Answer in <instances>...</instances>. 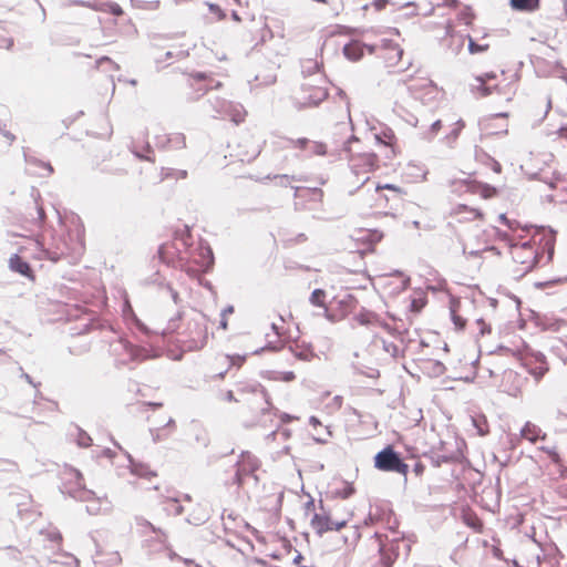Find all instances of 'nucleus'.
<instances>
[{
	"mask_svg": "<svg viewBox=\"0 0 567 567\" xmlns=\"http://www.w3.org/2000/svg\"><path fill=\"white\" fill-rule=\"evenodd\" d=\"M208 9H209L210 13H213L217 17L218 20L225 19L226 13L218 4L208 3Z\"/></svg>",
	"mask_w": 567,
	"mask_h": 567,
	"instance_id": "41",
	"label": "nucleus"
},
{
	"mask_svg": "<svg viewBox=\"0 0 567 567\" xmlns=\"http://www.w3.org/2000/svg\"><path fill=\"white\" fill-rule=\"evenodd\" d=\"M21 378L24 379L28 383H30L34 388H37L39 385V384L34 383L32 378L25 372H22Z\"/></svg>",
	"mask_w": 567,
	"mask_h": 567,
	"instance_id": "62",
	"label": "nucleus"
},
{
	"mask_svg": "<svg viewBox=\"0 0 567 567\" xmlns=\"http://www.w3.org/2000/svg\"><path fill=\"white\" fill-rule=\"evenodd\" d=\"M293 355L302 361H310L315 357L313 349L310 344H297L295 349L290 347Z\"/></svg>",
	"mask_w": 567,
	"mask_h": 567,
	"instance_id": "21",
	"label": "nucleus"
},
{
	"mask_svg": "<svg viewBox=\"0 0 567 567\" xmlns=\"http://www.w3.org/2000/svg\"><path fill=\"white\" fill-rule=\"evenodd\" d=\"M370 312L369 311H362L359 315L355 316L357 321L362 326H368L370 321Z\"/></svg>",
	"mask_w": 567,
	"mask_h": 567,
	"instance_id": "46",
	"label": "nucleus"
},
{
	"mask_svg": "<svg viewBox=\"0 0 567 567\" xmlns=\"http://www.w3.org/2000/svg\"><path fill=\"white\" fill-rule=\"evenodd\" d=\"M49 538L51 542L59 543L62 540V535L60 532L55 530V532L49 533Z\"/></svg>",
	"mask_w": 567,
	"mask_h": 567,
	"instance_id": "55",
	"label": "nucleus"
},
{
	"mask_svg": "<svg viewBox=\"0 0 567 567\" xmlns=\"http://www.w3.org/2000/svg\"><path fill=\"white\" fill-rule=\"evenodd\" d=\"M513 10L520 12H534L539 9L540 0H509Z\"/></svg>",
	"mask_w": 567,
	"mask_h": 567,
	"instance_id": "17",
	"label": "nucleus"
},
{
	"mask_svg": "<svg viewBox=\"0 0 567 567\" xmlns=\"http://www.w3.org/2000/svg\"><path fill=\"white\" fill-rule=\"evenodd\" d=\"M182 317H183V313L181 311H178L175 317L169 319L168 326L166 328L168 332H174L177 329V327H178L177 322L182 319Z\"/></svg>",
	"mask_w": 567,
	"mask_h": 567,
	"instance_id": "44",
	"label": "nucleus"
},
{
	"mask_svg": "<svg viewBox=\"0 0 567 567\" xmlns=\"http://www.w3.org/2000/svg\"><path fill=\"white\" fill-rule=\"evenodd\" d=\"M74 476L76 478L78 487L68 489L66 487L62 488L61 492L63 494H68L70 497L80 501L90 503L86 505V512L90 515H97L102 512V504L110 505L106 498H100L95 496V493L91 489L85 488L81 485L82 474L80 471H74Z\"/></svg>",
	"mask_w": 567,
	"mask_h": 567,
	"instance_id": "3",
	"label": "nucleus"
},
{
	"mask_svg": "<svg viewBox=\"0 0 567 567\" xmlns=\"http://www.w3.org/2000/svg\"><path fill=\"white\" fill-rule=\"evenodd\" d=\"M442 128V122L441 120L434 121L430 127L422 132V137L426 141H432L439 133V131Z\"/></svg>",
	"mask_w": 567,
	"mask_h": 567,
	"instance_id": "29",
	"label": "nucleus"
},
{
	"mask_svg": "<svg viewBox=\"0 0 567 567\" xmlns=\"http://www.w3.org/2000/svg\"><path fill=\"white\" fill-rule=\"evenodd\" d=\"M125 351L130 354L131 359L134 361H143L147 359H154L159 355L157 351H151L146 348L134 346L131 342L126 341L124 343Z\"/></svg>",
	"mask_w": 567,
	"mask_h": 567,
	"instance_id": "11",
	"label": "nucleus"
},
{
	"mask_svg": "<svg viewBox=\"0 0 567 567\" xmlns=\"http://www.w3.org/2000/svg\"><path fill=\"white\" fill-rule=\"evenodd\" d=\"M561 281H567V277L566 278H556L554 280L546 281V282H538V284H536V287L543 288V287H547V286H550L553 284H557V282H561Z\"/></svg>",
	"mask_w": 567,
	"mask_h": 567,
	"instance_id": "53",
	"label": "nucleus"
},
{
	"mask_svg": "<svg viewBox=\"0 0 567 567\" xmlns=\"http://www.w3.org/2000/svg\"><path fill=\"white\" fill-rule=\"evenodd\" d=\"M277 375L275 380L284 381V382H290L296 379V374L292 371H285V372H277Z\"/></svg>",
	"mask_w": 567,
	"mask_h": 567,
	"instance_id": "43",
	"label": "nucleus"
},
{
	"mask_svg": "<svg viewBox=\"0 0 567 567\" xmlns=\"http://www.w3.org/2000/svg\"><path fill=\"white\" fill-rule=\"evenodd\" d=\"M389 3V0H374L373 6L375 10L380 11L385 8V6Z\"/></svg>",
	"mask_w": 567,
	"mask_h": 567,
	"instance_id": "56",
	"label": "nucleus"
},
{
	"mask_svg": "<svg viewBox=\"0 0 567 567\" xmlns=\"http://www.w3.org/2000/svg\"><path fill=\"white\" fill-rule=\"evenodd\" d=\"M227 359L229 360L230 365H234V364L240 365L245 361L246 357L245 355L244 357H241V355H227Z\"/></svg>",
	"mask_w": 567,
	"mask_h": 567,
	"instance_id": "52",
	"label": "nucleus"
},
{
	"mask_svg": "<svg viewBox=\"0 0 567 567\" xmlns=\"http://www.w3.org/2000/svg\"><path fill=\"white\" fill-rule=\"evenodd\" d=\"M431 461L434 466L439 467L443 463H451L454 461V456L452 454H437L434 453L433 456H431Z\"/></svg>",
	"mask_w": 567,
	"mask_h": 567,
	"instance_id": "33",
	"label": "nucleus"
},
{
	"mask_svg": "<svg viewBox=\"0 0 567 567\" xmlns=\"http://www.w3.org/2000/svg\"><path fill=\"white\" fill-rule=\"evenodd\" d=\"M311 526L319 536L331 530V519L328 515L315 514L311 519Z\"/></svg>",
	"mask_w": 567,
	"mask_h": 567,
	"instance_id": "15",
	"label": "nucleus"
},
{
	"mask_svg": "<svg viewBox=\"0 0 567 567\" xmlns=\"http://www.w3.org/2000/svg\"><path fill=\"white\" fill-rule=\"evenodd\" d=\"M364 49H368L370 51V53L374 52L373 45H368V44L361 43L358 40H352L349 43L344 44L342 51H343L344 56L348 60L355 62V61H359L363 56Z\"/></svg>",
	"mask_w": 567,
	"mask_h": 567,
	"instance_id": "8",
	"label": "nucleus"
},
{
	"mask_svg": "<svg viewBox=\"0 0 567 567\" xmlns=\"http://www.w3.org/2000/svg\"><path fill=\"white\" fill-rule=\"evenodd\" d=\"M311 144V152L317 155H324L327 153V146L323 143L320 142H312Z\"/></svg>",
	"mask_w": 567,
	"mask_h": 567,
	"instance_id": "42",
	"label": "nucleus"
},
{
	"mask_svg": "<svg viewBox=\"0 0 567 567\" xmlns=\"http://www.w3.org/2000/svg\"><path fill=\"white\" fill-rule=\"evenodd\" d=\"M458 18L465 24L470 25L472 23V20L474 19V13L472 12L470 7H466L464 10L460 12Z\"/></svg>",
	"mask_w": 567,
	"mask_h": 567,
	"instance_id": "39",
	"label": "nucleus"
},
{
	"mask_svg": "<svg viewBox=\"0 0 567 567\" xmlns=\"http://www.w3.org/2000/svg\"><path fill=\"white\" fill-rule=\"evenodd\" d=\"M326 297L327 292L323 289H315L309 298V301L312 306L320 307L322 309L327 308L326 306Z\"/></svg>",
	"mask_w": 567,
	"mask_h": 567,
	"instance_id": "24",
	"label": "nucleus"
},
{
	"mask_svg": "<svg viewBox=\"0 0 567 567\" xmlns=\"http://www.w3.org/2000/svg\"><path fill=\"white\" fill-rule=\"evenodd\" d=\"M174 504H175V509H174V513L176 516L178 515H182L184 508L182 505L178 504L177 499H174Z\"/></svg>",
	"mask_w": 567,
	"mask_h": 567,
	"instance_id": "63",
	"label": "nucleus"
},
{
	"mask_svg": "<svg viewBox=\"0 0 567 567\" xmlns=\"http://www.w3.org/2000/svg\"><path fill=\"white\" fill-rule=\"evenodd\" d=\"M131 312H133L131 310ZM133 320L135 322V326L138 328L140 331L144 332L145 334H150V329L135 316V313H132Z\"/></svg>",
	"mask_w": 567,
	"mask_h": 567,
	"instance_id": "47",
	"label": "nucleus"
},
{
	"mask_svg": "<svg viewBox=\"0 0 567 567\" xmlns=\"http://www.w3.org/2000/svg\"><path fill=\"white\" fill-rule=\"evenodd\" d=\"M473 192L480 193V195L486 199L492 198L497 194L496 187L484 183H477L476 186L473 188Z\"/></svg>",
	"mask_w": 567,
	"mask_h": 567,
	"instance_id": "26",
	"label": "nucleus"
},
{
	"mask_svg": "<svg viewBox=\"0 0 567 567\" xmlns=\"http://www.w3.org/2000/svg\"><path fill=\"white\" fill-rule=\"evenodd\" d=\"M536 237H539L538 243L542 245L543 251L539 252L533 248L530 241H525L520 246H516L513 250L514 260H518L519 254H527L530 257V264L525 266L524 272L530 271L543 258V254L547 252V262L551 260L554 256V247L556 241V231L551 228H546L544 226L537 228V233L534 235V241Z\"/></svg>",
	"mask_w": 567,
	"mask_h": 567,
	"instance_id": "1",
	"label": "nucleus"
},
{
	"mask_svg": "<svg viewBox=\"0 0 567 567\" xmlns=\"http://www.w3.org/2000/svg\"><path fill=\"white\" fill-rule=\"evenodd\" d=\"M195 439L203 446H207L208 445V439H207V435H206L205 431H200L199 433H197Z\"/></svg>",
	"mask_w": 567,
	"mask_h": 567,
	"instance_id": "51",
	"label": "nucleus"
},
{
	"mask_svg": "<svg viewBox=\"0 0 567 567\" xmlns=\"http://www.w3.org/2000/svg\"><path fill=\"white\" fill-rule=\"evenodd\" d=\"M472 423L481 436H484L488 433V431H489L488 424H487V420L484 415H478V416L472 417Z\"/></svg>",
	"mask_w": 567,
	"mask_h": 567,
	"instance_id": "27",
	"label": "nucleus"
},
{
	"mask_svg": "<svg viewBox=\"0 0 567 567\" xmlns=\"http://www.w3.org/2000/svg\"><path fill=\"white\" fill-rule=\"evenodd\" d=\"M260 466L259 460L248 451H243L239 458L235 463V467L238 468L245 476L254 474Z\"/></svg>",
	"mask_w": 567,
	"mask_h": 567,
	"instance_id": "7",
	"label": "nucleus"
},
{
	"mask_svg": "<svg viewBox=\"0 0 567 567\" xmlns=\"http://www.w3.org/2000/svg\"><path fill=\"white\" fill-rule=\"evenodd\" d=\"M155 145L163 151H177L186 147L183 133L161 134L155 137Z\"/></svg>",
	"mask_w": 567,
	"mask_h": 567,
	"instance_id": "6",
	"label": "nucleus"
},
{
	"mask_svg": "<svg viewBox=\"0 0 567 567\" xmlns=\"http://www.w3.org/2000/svg\"><path fill=\"white\" fill-rule=\"evenodd\" d=\"M536 361L539 363V367L529 370V373L535 378L536 381H539L548 371L546 358L543 353H538L536 355Z\"/></svg>",
	"mask_w": 567,
	"mask_h": 567,
	"instance_id": "22",
	"label": "nucleus"
},
{
	"mask_svg": "<svg viewBox=\"0 0 567 567\" xmlns=\"http://www.w3.org/2000/svg\"><path fill=\"white\" fill-rule=\"evenodd\" d=\"M192 78L197 82H205L204 86L200 87L199 90H205V91L217 90L221 86L220 81L209 76L205 72H195L192 74Z\"/></svg>",
	"mask_w": 567,
	"mask_h": 567,
	"instance_id": "18",
	"label": "nucleus"
},
{
	"mask_svg": "<svg viewBox=\"0 0 567 567\" xmlns=\"http://www.w3.org/2000/svg\"><path fill=\"white\" fill-rule=\"evenodd\" d=\"M207 334L206 316L198 312L196 317L189 319L187 322V336L194 342L199 341V347L202 348L206 343Z\"/></svg>",
	"mask_w": 567,
	"mask_h": 567,
	"instance_id": "5",
	"label": "nucleus"
},
{
	"mask_svg": "<svg viewBox=\"0 0 567 567\" xmlns=\"http://www.w3.org/2000/svg\"><path fill=\"white\" fill-rule=\"evenodd\" d=\"M452 321L457 329H463L465 327V320L457 316L454 309H451Z\"/></svg>",
	"mask_w": 567,
	"mask_h": 567,
	"instance_id": "45",
	"label": "nucleus"
},
{
	"mask_svg": "<svg viewBox=\"0 0 567 567\" xmlns=\"http://www.w3.org/2000/svg\"><path fill=\"white\" fill-rule=\"evenodd\" d=\"M238 390L243 391V392L249 391V392H252L255 394H258L265 401V403L267 404V408L262 409V413L264 414L270 410V402H269L268 392L266 391V389L261 384H259V383L248 384V385H244V386L239 388Z\"/></svg>",
	"mask_w": 567,
	"mask_h": 567,
	"instance_id": "19",
	"label": "nucleus"
},
{
	"mask_svg": "<svg viewBox=\"0 0 567 567\" xmlns=\"http://www.w3.org/2000/svg\"><path fill=\"white\" fill-rule=\"evenodd\" d=\"M518 256H519V258H518V260H516L517 262H520L522 265H526V266H528L530 264V260H528V259H530V257H528L527 254L520 252Z\"/></svg>",
	"mask_w": 567,
	"mask_h": 567,
	"instance_id": "58",
	"label": "nucleus"
},
{
	"mask_svg": "<svg viewBox=\"0 0 567 567\" xmlns=\"http://www.w3.org/2000/svg\"><path fill=\"white\" fill-rule=\"evenodd\" d=\"M296 147L305 150L311 142L306 137L297 138L296 141H290Z\"/></svg>",
	"mask_w": 567,
	"mask_h": 567,
	"instance_id": "48",
	"label": "nucleus"
},
{
	"mask_svg": "<svg viewBox=\"0 0 567 567\" xmlns=\"http://www.w3.org/2000/svg\"><path fill=\"white\" fill-rule=\"evenodd\" d=\"M166 288L169 291L171 297H172L174 303L178 305V302L181 300L178 292L175 289H173L169 285Z\"/></svg>",
	"mask_w": 567,
	"mask_h": 567,
	"instance_id": "54",
	"label": "nucleus"
},
{
	"mask_svg": "<svg viewBox=\"0 0 567 567\" xmlns=\"http://www.w3.org/2000/svg\"><path fill=\"white\" fill-rule=\"evenodd\" d=\"M475 159L476 162L491 167L496 174L502 172V165L483 148L477 146L475 147Z\"/></svg>",
	"mask_w": 567,
	"mask_h": 567,
	"instance_id": "14",
	"label": "nucleus"
},
{
	"mask_svg": "<svg viewBox=\"0 0 567 567\" xmlns=\"http://www.w3.org/2000/svg\"><path fill=\"white\" fill-rule=\"evenodd\" d=\"M323 316L330 321V322H336V316L330 313V311L328 310V308H324L323 309Z\"/></svg>",
	"mask_w": 567,
	"mask_h": 567,
	"instance_id": "60",
	"label": "nucleus"
},
{
	"mask_svg": "<svg viewBox=\"0 0 567 567\" xmlns=\"http://www.w3.org/2000/svg\"><path fill=\"white\" fill-rule=\"evenodd\" d=\"M9 268L13 272H17L28 279H31V280L34 279V274H33V270H32L30 264L17 254H14L10 257Z\"/></svg>",
	"mask_w": 567,
	"mask_h": 567,
	"instance_id": "9",
	"label": "nucleus"
},
{
	"mask_svg": "<svg viewBox=\"0 0 567 567\" xmlns=\"http://www.w3.org/2000/svg\"><path fill=\"white\" fill-rule=\"evenodd\" d=\"M374 467L383 472H393L405 475L409 465L392 445H386L374 456Z\"/></svg>",
	"mask_w": 567,
	"mask_h": 567,
	"instance_id": "4",
	"label": "nucleus"
},
{
	"mask_svg": "<svg viewBox=\"0 0 567 567\" xmlns=\"http://www.w3.org/2000/svg\"><path fill=\"white\" fill-rule=\"evenodd\" d=\"M169 244H162L157 249V256L163 262H168Z\"/></svg>",
	"mask_w": 567,
	"mask_h": 567,
	"instance_id": "40",
	"label": "nucleus"
},
{
	"mask_svg": "<svg viewBox=\"0 0 567 567\" xmlns=\"http://www.w3.org/2000/svg\"><path fill=\"white\" fill-rule=\"evenodd\" d=\"M234 312V306L229 305L227 307H225L223 310H221V313H220V321H219V328L226 330L227 327H228V321H227V315H230Z\"/></svg>",
	"mask_w": 567,
	"mask_h": 567,
	"instance_id": "36",
	"label": "nucleus"
},
{
	"mask_svg": "<svg viewBox=\"0 0 567 567\" xmlns=\"http://www.w3.org/2000/svg\"><path fill=\"white\" fill-rule=\"evenodd\" d=\"M190 230L187 226H185L184 230H182L178 235H177V239L181 241V244L184 246V247H188L190 245Z\"/></svg>",
	"mask_w": 567,
	"mask_h": 567,
	"instance_id": "38",
	"label": "nucleus"
},
{
	"mask_svg": "<svg viewBox=\"0 0 567 567\" xmlns=\"http://www.w3.org/2000/svg\"><path fill=\"white\" fill-rule=\"evenodd\" d=\"M359 140L352 134L350 136L341 137L340 140L336 141V151H339V146H341V150L350 153V167L353 175L361 178V185L367 183L369 181V173L375 171L378 168V162L379 158L377 154L374 153H359L357 155H353L351 152L350 145L353 142H358Z\"/></svg>",
	"mask_w": 567,
	"mask_h": 567,
	"instance_id": "2",
	"label": "nucleus"
},
{
	"mask_svg": "<svg viewBox=\"0 0 567 567\" xmlns=\"http://www.w3.org/2000/svg\"><path fill=\"white\" fill-rule=\"evenodd\" d=\"M274 178L277 181L276 184L281 187L289 186L292 182H300L301 178L296 175H275Z\"/></svg>",
	"mask_w": 567,
	"mask_h": 567,
	"instance_id": "32",
	"label": "nucleus"
},
{
	"mask_svg": "<svg viewBox=\"0 0 567 567\" xmlns=\"http://www.w3.org/2000/svg\"><path fill=\"white\" fill-rule=\"evenodd\" d=\"M136 524L142 527H147L152 533H155L158 535L157 539L163 540L162 537H166V534L163 529L154 526L152 523H150L147 519L143 517H136Z\"/></svg>",
	"mask_w": 567,
	"mask_h": 567,
	"instance_id": "28",
	"label": "nucleus"
},
{
	"mask_svg": "<svg viewBox=\"0 0 567 567\" xmlns=\"http://www.w3.org/2000/svg\"><path fill=\"white\" fill-rule=\"evenodd\" d=\"M380 551L383 566L391 567L393 563L392 558L383 551V547L380 548Z\"/></svg>",
	"mask_w": 567,
	"mask_h": 567,
	"instance_id": "50",
	"label": "nucleus"
},
{
	"mask_svg": "<svg viewBox=\"0 0 567 567\" xmlns=\"http://www.w3.org/2000/svg\"><path fill=\"white\" fill-rule=\"evenodd\" d=\"M131 472L140 477L150 478L156 474L150 470V467L143 463L135 462L131 455H128Z\"/></svg>",
	"mask_w": 567,
	"mask_h": 567,
	"instance_id": "20",
	"label": "nucleus"
},
{
	"mask_svg": "<svg viewBox=\"0 0 567 567\" xmlns=\"http://www.w3.org/2000/svg\"><path fill=\"white\" fill-rule=\"evenodd\" d=\"M520 435L532 443H535L540 437L542 439L546 437V434L542 433L540 427L533 424L532 422L525 423V425L520 430Z\"/></svg>",
	"mask_w": 567,
	"mask_h": 567,
	"instance_id": "16",
	"label": "nucleus"
},
{
	"mask_svg": "<svg viewBox=\"0 0 567 567\" xmlns=\"http://www.w3.org/2000/svg\"><path fill=\"white\" fill-rule=\"evenodd\" d=\"M496 79V74L493 72L485 73L475 78V83H473L472 91L480 92L481 96H488L493 93V90L497 87V85H488V81Z\"/></svg>",
	"mask_w": 567,
	"mask_h": 567,
	"instance_id": "10",
	"label": "nucleus"
},
{
	"mask_svg": "<svg viewBox=\"0 0 567 567\" xmlns=\"http://www.w3.org/2000/svg\"><path fill=\"white\" fill-rule=\"evenodd\" d=\"M105 6V11L115 16V17H120L124 13L123 9L121 8L120 4H117L116 2H107L104 4Z\"/></svg>",
	"mask_w": 567,
	"mask_h": 567,
	"instance_id": "37",
	"label": "nucleus"
},
{
	"mask_svg": "<svg viewBox=\"0 0 567 567\" xmlns=\"http://www.w3.org/2000/svg\"><path fill=\"white\" fill-rule=\"evenodd\" d=\"M327 92L323 89H317L312 95L308 97L307 105L317 106L327 97Z\"/></svg>",
	"mask_w": 567,
	"mask_h": 567,
	"instance_id": "30",
	"label": "nucleus"
},
{
	"mask_svg": "<svg viewBox=\"0 0 567 567\" xmlns=\"http://www.w3.org/2000/svg\"><path fill=\"white\" fill-rule=\"evenodd\" d=\"M468 38V51L471 54L481 53L485 50H487V44H478L476 43L471 35H467Z\"/></svg>",
	"mask_w": 567,
	"mask_h": 567,
	"instance_id": "35",
	"label": "nucleus"
},
{
	"mask_svg": "<svg viewBox=\"0 0 567 567\" xmlns=\"http://www.w3.org/2000/svg\"><path fill=\"white\" fill-rule=\"evenodd\" d=\"M23 157H24L25 163L29 166H37V167L43 168L48 172V175H51L53 173V167L50 163L43 162L33 156H29L25 152L23 153Z\"/></svg>",
	"mask_w": 567,
	"mask_h": 567,
	"instance_id": "25",
	"label": "nucleus"
},
{
	"mask_svg": "<svg viewBox=\"0 0 567 567\" xmlns=\"http://www.w3.org/2000/svg\"><path fill=\"white\" fill-rule=\"evenodd\" d=\"M199 250V257L200 260L198 262L200 264V267L205 272H208L213 266H214V252L210 246L207 243H200L198 246Z\"/></svg>",
	"mask_w": 567,
	"mask_h": 567,
	"instance_id": "13",
	"label": "nucleus"
},
{
	"mask_svg": "<svg viewBox=\"0 0 567 567\" xmlns=\"http://www.w3.org/2000/svg\"><path fill=\"white\" fill-rule=\"evenodd\" d=\"M188 176L186 169H176L172 167H162L161 177L162 179H185Z\"/></svg>",
	"mask_w": 567,
	"mask_h": 567,
	"instance_id": "23",
	"label": "nucleus"
},
{
	"mask_svg": "<svg viewBox=\"0 0 567 567\" xmlns=\"http://www.w3.org/2000/svg\"><path fill=\"white\" fill-rule=\"evenodd\" d=\"M477 323L478 324H482V329H481V333L484 334L486 332H489L491 331V328L486 326V323L484 322L483 319H478L477 320Z\"/></svg>",
	"mask_w": 567,
	"mask_h": 567,
	"instance_id": "61",
	"label": "nucleus"
},
{
	"mask_svg": "<svg viewBox=\"0 0 567 567\" xmlns=\"http://www.w3.org/2000/svg\"><path fill=\"white\" fill-rule=\"evenodd\" d=\"M558 134H559L560 137L567 138V126H561L558 130Z\"/></svg>",
	"mask_w": 567,
	"mask_h": 567,
	"instance_id": "64",
	"label": "nucleus"
},
{
	"mask_svg": "<svg viewBox=\"0 0 567 567\" xmlns=\"http://www.w3.org/2000/svg\"><path fill=\"white\" fill-rule=\"evenodd\" d=\"M244 477L245 475L238 468H236L235 475L233 477V484L241 487L244 484Z\"/></svg>",
	"mask_w": 567,
	"mask_h": 567,
	"instance_id": "49",
	"label": "nucleus"
},
{
	"mask_svg": "<svg viewBox=\"0 0 567 567\" xmlns=\"http://www.w3.org/2000/svg\"><path fill=\"white\" fill-rule=\"evenodd\" d=\"M354 492H355V489H354L353 485L350 483H346L344 487L342 489L336 491L334 494H336V496H338L342 499H347L350 496H352L354 494Z\"/></svg>",
	"mask_w": 567,
	"mask_h": 567,
	"instance_id": "34",
	"label": "nucleus"
},
{
	"mask_svg": "<svg viewBox=\"0 0 567 567\" xmlns=\"http://www.w3.org/2000/svg\"><path fill=\"white\" fill-rule=\"evenodd\" d=\"M68 435L80 447H89L92 444L91 436L79 425L71 424L68 430Z\"/></svg>",
	"mask_w": 567,
	"mask_h": 567,
	"instance_id": "12",
	"label": "nucleus"
},
{
	"mask_svg": "<svg viewBox=\"0 0 567 567\" xmlns=\"http://www.w3.org/2000/svg\"><path fill=\"white\" fill-rule=\"evenodd\" d=\"M465 127V123L463 120H458L455 124H454V128L445 136V140L451 143V142H455L457 140V137L460 136L461 134V131Z\"/></svg>",
	"mask_w": 567,
	"mask_h": 567,
	"instance_id": "31",
	"label": "nucleus"
},
{
	"mask_svg": "<svg viewBox=\"0 0 567 567\" xmlns=\"http://www.w3.org/2000/svg\"><path fill=\"white\" fill-rule=\"evenodd\" d=\"M498 218H499V220H501V223H502V224L506 225V226H507V227H509V228H513V221H512V220H509V219L506 217V215H505V214H501Z\"/></svg>",
	"mask_w": 567,
	"mask_h": 567,
	"instance_id": "59",
	"label": "nucleus"
},
{
	"mask_svg": "<svg viewBox=\"0 0 567 567\" xmlns=\"http://www.w3.org/2000/svg\"><path fill=\"white\" fill-rule=\"evenodd\" d=\"M346 520L341 522H332L331 520V530H341L346 526Z\"/></svg>",
	"mask_w": 567,
	"mask_h": 567,
	"instance_id": "57",
	"label": "nucleus"
}]
</instances>
